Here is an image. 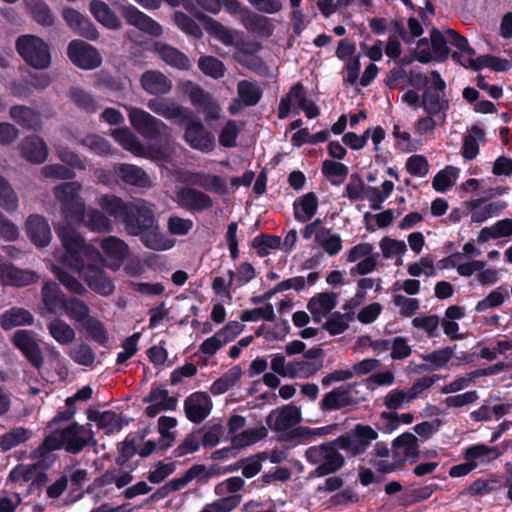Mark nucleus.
<instances>
[{
	"label": "nucleus",
	"mask_w": 512,
	"mask_h": 512,
	"mask_svg": "<svg viewBox=\"0 0 512 512\" xmlns=\"http://www.w3.org/2000/svg\"><path fill=\"white\" fill-rule=\"evenodd\" d=\"M10 117L16 123L30 130L41 128L40 114L24 105H15L10 109Z\"/></svg>",
	"instance_id": "ea45409f"
},
{
	"label": "nucleus",
	"mask_w": 512,
	"mask_h": 512,
	"mask_svg": "<svg viewBox=\"0 0 512 512\" xmlns=\"http://www.w3.org/2000/svg\"><path fill=\"white\" fill-rule=\"evenodd\" d=\"M410 403L406 389L402 388L391 389L382 398V404L389 410L388 412L403 409L409 406Z\"/></svg>",
	"instance_id": "338daca9"
},
{
	"label": "nucleus",
	"mask_w": 512,
	"mask_h": 512,
	"mask_svg": "<svg viewBox=\"0 0 512 512\" xmlns=\"http://www.w3.org/2000/svg\"><path fill=\"white\" fill-rule=\"evenodd\" d=\"M301 421L300 408L292 405L273 410L266 419L268 427L275 431H285Z\"/></svg>",
	"instance_id": "393cba45"
},
{
	"label": "nucleus",
	"mask_w": 512,
	"mask_h": 512,
	"mask_svg": "<svg viewBox=\"0 0 512 512\" xmlns=\"http://www.w3.org/2000/svg\"><path fill=\"white\" fill-rule=\"evenodd\" d=\"M453 356V350L451 348H443L433 351L428 354L421 355V358L425 361L422 368L426 371H436L444 367Z\"/></svg>",
	"instance_id": "6e6d98bb"
},
{
	"label": "nucleus",
	"mask_w": 512,
	"mask_h": 512,
	"mask_svg": "<svg viewBox=\"0 0 512 512\" xmlns=\"http://www.w3.org/2000/svg\"><path fill=\"white\" fill-rule=\"evenodd\" d=\"M377 437L378 433L372 427L358 424L353 432L335 439V443L347 454L356 456L363 454Z\"/></svg>",
	"instance_id": "1a4fd4ad"
},
{
	"label": "nucleus",
	"mask_w": 512,
	"mask_h": 512,
	"mask_svg": "<svg viewBox=\"0 0 512 512\" xmlns=\"http://www.w3.org/2000/svg\"><path fill=\"white\" fill-rule=\"evenodd\" d=\"M154 50L164 62L172 67L181 70H187L191 67L188 57L172 46L156 43Z\"/></svg>",
	"instance_id": "58836bf2"
},
{
	"label": "nucleus",
	"mask_w": 512,
	"mask_h": 512,
	"mask_svg": "<svg viewBox=\"0 0 512 512\" xmlns=\"http://www.w3.org/2000/svg\"><path fill=\"white\" fill-rule=\"evenodd\" d=\"M100 247L102 249L100 262L113 271H117L129 255L128 245L116 236L103 238Z\"/></svg>",
	"instance_id": "dca6fc26"
},
{
	"label": "nucleus",
	"mask_w": 512,
	"mask_h": 512,
	"mask_svg": "<svg viewBox=\"0 0 512 512\" xmlns=\"http://www.w3.org/2000/svg\"><path fill=\"white\" fill-rule=\"evenodd\" d=\"M318 197L314 192H308L297 198L293 204L294 218L298 222L309 221L317 212Z\"/></svg>",
	"instance_id": "4c0bfd02"
},
{
	"label": "nucleus",
	"mask_w": 512,
	"mask_h": 512,
	"mask_svg": "<svg viewBox=\"0 0 512 512\" xmlns=\"http://www.w3.org/2000/svg\"><path fill=\"white\" fill-rule=\"evenodd\" d=\"M38 276L29 270H22L8 263L0 264V284L25 286L37 281Z\"/></svg>",
	"instance_id": "c756f323"
},
{
	"label": "nucleus",
	"mask_w": 512,
	"mask_h": 512,
	"mask_svg": "<svg viewBox=\"0 0 512 512\" xmlns=\"http://www.w3.org/2000/svg\"><path fill=\"white\" fill-rule=\"evenodd\" d=\"M379 247L385 259L397 258L396 265L402 264V257L407 252V246L403 240L384 237L381 239Z\"/></svg>",
	"instance_id": "603ef678"
},
{
	"label": "nucleus",
	"mask_w": 512,
	"mask_h": 512,
	"mask_svg": "<svg viewBox=\"0 0 512 512\" xmlns=\"http://www.w3.org/2000/svg\"><path fill=\"white\" fill-rule=\"evenodd\" d=\"M44 310L49 314H63L68 299L61 291L58 284L47 281L41 291Z\"/></svg>",
	"instance_id": "cd10ccee"
},
{
	"label": "nucleus",
	"mask_w": 512,
	"mask_h": 512,
	"mask_svg": "<svg viewBox=\"0 0 512 512\" xmlns=\"http://www.w3.org/2000/svg\"><path fill=\"white\" fill-rule=\"evenodd\" d=\"M459 173V168L453 166L445 167L435 175L432 181L433 188L438 192H446L456 183Z\"/></svg>",
	"instance_id": "680f3d73"
},
{
	"label": "nucleus",
	"mask_w": 512,
	"mask_h": 512,
	"mask_svg": "<svg viewBox=\"0 0 512 512\" xmlns=\"http://www.w3.org/2000/svg\"><path fill=\"white\" fill-rule=\"evenodd\" d=\"M139 234H141L143 244L153 250L164 251L171 249L175 245V240L167 237L155 228L154 225L152 228L142 229Z\"/></svg>",
	"instance_id": "37998d69"
},
{
	"label": "nucleus",
	"mask_w": 512,
	"mask_h": 512,
	"mask_svg": "<svg viewBox=\"0 0 512 512\" xmlns=\"http://www.w3.org/2000/svg\"><path fill=\"white\" fill-rule=\"evenodd\" d=\"M141 86L151 95H164L172 89V81L160 71L149 70L143 73Z\"/></svg>",
	"instance_id": "f704fd0d"
},
{
	"label": "nucleus",
	"mask_w": 512,
	"mask_h": 512,
	"mask_svg": "<svg viewBox=\"0 0 512 512\" xmlns=\"http://www.w3.org/2000/svg\"><path fill=\"white\" fill-rule=\"evenodd\" d=\"M268 432L265 427H256L245 429L238 434H235L231 438V442L233 447L235 448H244L250 445L255 444L261 439L267 436Z\"/></svg>",
	"instance_id": "864d4df0"
},
{
	"label": "nucleus",
	"mask_w": 512,
	"mask_h": 512,
	"mask_svg": "<svg viewBox=\"0 0 512 512\" xmlns=\"http://www.w3.org/2000/svg\"><path fill=\"white\" fill-rule=\"evenodd\" d=\"M26 6L30 10L33 18L43 26H50L54 22V17L49 7L42 0H25Z\"/></svg>",
	"instance_id": "774afa93"
},
{
	"label": "nucleus",
	"mask_w": 512,
	"mask_h": 512,
	"mask_svg": "<svg viewBox=\"0 0 512 512\" xmlns=\"http://www.w3.org/2000/svg\"><path fill=\"white\" fill-rule=\"evenodd\" d=\"M173 200L179 207L191 213H200L213 206V200L208 194L192 187H178Z\"/></svg>",
	"instance_id": "4468645a"
},
{
	"label": "nucleus",
	"mask_w": 512,
	"mask_h": 512,
	"mask_svg": "<svg viewBox=\"0 0 512 512\" xmlns=\"http://www.w3.org/2000/svg\"><path fill=\"white\" fill-rule=\"evenodd\" d=\"M87 337L95 340L98 343H105L108 340L107 331L103 323L93 316H89L79 327Z\"/></svg>",
	"instance_id": "e2e57ef3"
},
{
	"label": "nucleus",
	"mask_w": 512,
	"mask_h": 512,
	"mask_svg": "<svg viewBox=\"0 0 512 512\" xmlns=\"http://www.w3.org/2000/svg\"><path fill=\"white\" fill-rule=\"evenodd\" d=\"M25 230L30 241L37 247H46L51 242V229L43 216L30 215L26 220Z\"/></svg>",
	"instance_id": "b1692460"
},
{
	"label": "nucleus",
	"mask_w": 512,
	"mask_h": 512,
	"mask_svg": "<svg viewBox=\"0 0 512 512\" xmlns=\"http://www.w3.org/2000/svg\"><path fill=\"white\" fill-rule=\"evenodd\" d=\"M175 175L182 183L198 186L213 193L224 194L228 189L224 178L203 171L178 169Z\"/></svg>",
	"instance_id": "f8f14e48"
},
{
	"label": "nucleus",
	"mask_w": 512,
	"mask_h": 512,
	"mask_svg": "<svg viewBox=\"0 0 512 512\" xmlns=\"http://www.w3.org/2000/svg\"><path fill=\"white\" fill-rule=\"evenodd\" d=\"M145 401L149 403L145 409V413L149 417H155L161 411L174 410L177 404L176 399L169 396L168 391L162 387L153 389Z\"/></svg>",
	"instance_id": "7c9ffc66"
},
{
	"label": "nucleus",
	"mask_w": 512,
	"mask_h": 512,
	"mask_svg": "<svg viewBox=\"0 0 512 512\" xmlns=\"http://www.w3.org/2000/svg\"><path fill=\"white\" fill-rule=\"evenodd\" d=\"M130 215L134 216L137 225L136 231L129 232L130 234L137 235L142 229L152 228L154 225V205L143 199H136L130 203Z\"/></svg>",
	"instance_id": "2f4dec72"
},
{
	"label": "nucleus",
	"mask_w": 512,
	"mask_h": 512,
	"mask_svg": "<svg viewBox=\"0 0 512 512\" xmlns=\"http://www.w3.org/2000/svg\"><path fill=\"white\" fill-rule=\"evenodd\" d=\"M43 477L44 474L36 464H20L9 474V480L15 483L41 482Z\"/></svg>",
	"instance_id": "09e8293b"
},
{
	"label": "nucleus",
	"mask_w": 512,
	"mask_h": 512,
	"mask_svg": "<svg viewBox=\"0 0 512 512\" xmlns=\"http://www.w3.org/2000/svg\"><path fill=\"white\" fill-rule=\"evenodd\" d=\"M33 321L34 317L28 310L13 307L1 315L0 325L4 330H10L17 326L31 325Z\"/></svg>",
	"instance_id": "c03bdc74"
},
{
	"label": "nucleus",
	"mask_w": 512,
	"mask_h": 512,
	"mask_svg": "<svg viewBox=\"0 0 512 512\" xmlns=\"http://www.w3.org/2000/svg\"><path fill=\"white\" fill-rule=\"evenodd\" d=\"M121 12L130 25L135 26L144 33L155 37L162 34L163 29L161 25L136 7L132 5L122 6Z\"/></svg>",
	"instance_id": "5701e85b"
},
{
	"label": "nucleus",
	"mask_w": 512,
	"mask_h": 512,
	"mask_svg": "<svg viewBox=\"0 0 512 512\" xmlns=\"http://www.w3.org/2000/svg\"><path fill=\"white\" fill-rule=\"evenodd\" d=\"M485 140L484 131L473 126L467 130L463 137L461 154L465 160H473L479 154V145Z\"/></svg>",
	"instance_id": "79ce46f5"
},
{
	"label": "nucleus",
	"mask_w": 512,
	"mask_h": 512,
	"mask_svg": "<svg viewBox=\"0 0 512 512\" xmlns=\"http://www.w3.org/2000/svg\"><path fill=\"white\" fill-rule=\"evenodd\" d=\"M81 223L95 232H109L112 230L110 219L96 209L84 210L83 218L80 220Z\"/></svg>",
	"instance_id": "de8ad7c7"
},
{
	"label": "nucleus",
	"mask_w": 512,
	"mask_h": 512,
	"mask_svg": "<svg viewBox=\"0 0 512 512\" xmlns=\"http://www.w3.org/2000/svg\"><path fill=\"white\" fill-rule=\"evenodd\" d=\"M116 175L125 183L141 188L152 186L149 175L140 167L132 164H120L115 167Z\"/></svg>",
	"instance_id": "c9c22d12"
},
{
	"label": "nucleus",
	"mask_w": 512,
	"mask_h": 512,
	"mask_svg": "<svg viewBox=\"0 0 512 512\" xmlns=\"http://www.w3.org/2000/svg\"><path fill=\"white\" fill-rule=\"evenodd\" d=\"M12 341L34 367L40 368L42 366V353L35 335L31 331H16L13 335Z\"/></svg>",
	"instance_id": "4be33fe9"
},
{
	"label": "nucleus",
	"mask_w": 512,
	"mask_h": 512,
	"mask_svg": "<svg viewBox=\"0 0 512 512\" xmlns=\"http://www.w3.org/2000/svg\"><path fill=\"white\" fill-rule=\"evenodd\" d=\"M499 452L496 447H488L483 444L470 446L466 449L464 458L469 461L474 469L479 465L489 463L498 458Z\"/></svg>",
	"instance_id": "a19ab883"
},
{
	"label": "nucleus",
	"mask_w": 512,
	"mask_h": 512,
	"mask_svg": "<svg viewBox=\"0 0 512 512\" xmlns=\"http://www.w3.org/2000/svg\"><path fill=\"white\" fill-rule=\"evenodd\" d=\"M337 305V295L332 292L316 294L308 302L307 308L315 322H321Z\"/></svg>",
	"instance_id": "473e14b6"
},
{
	"label": "nucleus",
	"mask_w": 512,
	"mask_h": 512,
	"mask_svg": "<svg viewBox=\"0 0 512 512\" xmlns=\"http://www.w3.org/2000/svg\"><path fill=\"white\" fill-rule=\"evenodd\" d=\"M238 96L246 106L256 105L261 96L262 90L257 83L250 80H242L237 85Z\"/></svg>",
	"instance_id": "13d9d810"
},
{
	"label": "nucleus",
	"mask_w": 512,
	"mask_h": 512,
	"mask_svg": "<svg viewBox=\"0 0 512 512\" xmlns=\"http://www.w3.org/2000/svg\"><path fill=\"white\" fill-rule=\"evenodd\" d=\"M448 45L455 48L465 47L464 37L457 34L452 29H446L443 32L433 29L430 37L418 41L414 50L415 57L422 63L430 61H443L449 55Z\"/></svg>",
	"instance_id": "f03ea898"
},
{
	"label": "nucleus",
	"mask_w": 512,
	"mask_h": 512,
	"mask_svg": "<svg viewBox=\"0 0 512 512\" xmlns=\"http://www.w3.org/2000/svg\"><path fill=\"white\" fill-rule=\"evenodd\" d=\"M356 386L355 383L341 385L325 393L319 402L320 410L330 412L357 405L359 401L353 396Z\"/></svg>",
	"instance_id": "f3484780"
},
{
	"label": "nucleus",
	"mask_w": 512,
	"mask_h": 512,
	"mask_svg": "<svg viewBox=\"0 0 512 512\" xmlns=\"http://www.w3.org/2000/svg\"><path fill=\"white\" fill-rule=\"evenodd\" d=\"M422 107L427 114L438 117V120L445 121L446 113L449 109V103L445 93L434 92L432 89H426L422 95Z\"/></svg>",
	"instance_id": "72a5a7b5"
},
{
	"label": "nucleus",
	"mask_w": 512,
	"mask_h": 512,
	"mask_svg": "<svg viewBox=\"0 0 512 512\" xmlns=\"http://www.w3.org/2000/svg\"><path fill=\"white\" fill-rule=\"evenodd\" d=\"M184 409L190 421L200 423L210 414L212 401L208 394L195 392L185 400Z\"/></svg>",
	"instance_id": "a878e982"
},
{
	"label": "nucleus",
	"mask_w": 512,
	"mask_h": 512,
	"mask_svg": "<svg viewBox=\"0 0 512 512\" xmlns=\"http://www.w3.org/2000/svg\"><path fill=\"white\" fill-rule=\"evenodd\" d=\"M479 255L481 250L473 242H466L461 251L452 253L443 260L444 267L455 269L462 277H471L477 269L485 267L484 261L474 259Z\"/></svg>",
	"instance_id": "6e6552de"
},
{
	"label": "nucleus",
	"mask_w": 512,
	"mask_h": 512,
	"mask_svg": "<svg viewBox=\"0 0 512 512\" xmlns=\"http://www.w3.org/2000/svg\"><path fill=\"white\" fill-rule=\"evenodd\" d=\"M418 440L411 433H404L393 441L397 454L405 460H415L418 455Z\"/></svg>",
	"instance_id": "8fccbe9b"
},
{
	"label": "nucleus",
	"mask_w": 512,
	"mask_h": 512,
	"mask_svg": "<svg viewBox=\"0 0 512 512\" xmlns=\"http://www.w3.org/2000/svg\"><path fill=\"white\" fill-rule=\"evenodd\" d=\"M16 48L23 60L35 69H46L51 64L49 45L34 35H23L18 38Z\"/></svg>",
	"instance_id": "0eeeda50"
},
{
	"label": "nucleus",
	"mask_w": 512,
	"mask_h": 512,
	"mask_svg": "<svg viewBox=\"0 0 512 512\" xmlns=\"http://www.w3.org/2000/svg\"><path fill=\"white\" fill-rule=\"evenodd\" d=\"M462 207L465 209L466 215L470 216L472 224H482L488 219L499 215L506 207V204L504 202L485 203L484 199L477 198L465 201Z\"/></svg>",
	"instance_id": "6ab92c4d"
},
{
	"label": "nucleus",
	"mask_w": 512,
	"mask_h": 512,
	"mask_svg": "<svg viewBox=\"0 0 512 512\" xmlns=\"http://www.w3.org/2000/svg\"><path fill=\"white\" fill-rule=\"evenodd\" d=\"M50 336L60 345H69L76 338L74 328L60 318H54L47 324Z\"/></svg>",
	"instance_id": "a18cd8bd"
},
{
	"label": "nucleus",
	"mask_w": 512,
	"mask_h": 512,
	"mask_svg": "<svg viewBox=\"0 0 512 512\" xmlns=\"http://www.w3.org/2000/svg\"><path fill=\"white\" fill-rule=\"evenodd\" d=\"M177 90L182 95L189 98L191 104L199 109L211 96L205 92L198 84L191 81H184L177 86Z\"/></svg>",
	"instance_id": "5fc2aeb1"
},
{
	"label": "nucleus",
	"mask_w": 512,
	"mask_h": 512,
	"mask_svg": "<svg viewBox=\"0 0 512 512\" xmlns=\"http://www.w3.org/2000/svg\"><path fill=\"white\" fill-rule=\"evenodd\" d=\"M315 241L330 256L337 255L342 250L341 236L331 229L320 228L315 235Z\"/></svg>",
	"instance_id": "49530a36"
},
{
	"label": "nucleus",
	"mask_w": 512,
	"mask_h": 512,
	"mask_svg": "<svg viewBox=\"0 0 512 512\" xmlns=\"http://www.w3.org/2000/svg\"><path fill=\"white\" fill-rule=\"evenodd\" d=\"M69 59L78 67L91 70L99 67L102 57L98 50L82 40H73L67 48Z\"/></svg>",
	"instance_id": "2eb2a0df"
},
{
	"label": "nucleus",
	"mask_w": 512,
	"mask_h": 512,
	"mask_svg": "<svg viewBox=\"0 0 512 512\" xmlns=\"http://www.w3.org/2000/svg\"><path fill=\"white\" fill-rule=\"evenodd\" d=\"M63 313L79 327L90 316V308L82 300L69 298Z\"/></svg>",
	"instance_id": "69168bd1"
},
{
	"label": "nucleus",
	"mask_w": 512,
	"mask_h": 512,
	"mask_svg": "<svg viewBox=\"0 0 512 512\" xmlns=\"http://www.w3.org/2000/svg\"><path fill=\"white\" fill-rule=\"evenodd\" d=\"M19 207V198L15 190L5 179L0 175V208L8 213L15 212Z\"/></svg>",
	"instance_id": "4d7b16f0"
},
{
	"label": "nucleus",
	"mask_w": 512,
	"mask_h": 512,
	"mask_svg": "<svg viewBox=\"0 0 512 512\" xmlns=\"http://www.w3.org/2000/svg\"><path fill=\"white\" fill-rule=\"evenodd\" d=\"M195 17L203 23V26L208 34L212 35L225 46H239L240 33L238 31L230 30L217 20L205 15L200 11H196Z\"/></svg>",
	"instance_id": "412c9836"
},
{
	"label": "nucleus",
	"mask_w": 512,
	"mask_h": 512,
	"mask_svg": "<svg viewBox=\"0 0 512 512\" xmlns=\"http://www.w3.org/2000/svg\"><path fill=\"white\" fill-rule=\"evenodd\" d=\"M111 136L125 150L137 157L149 159L162 167L172 162V153L168 148H163L156 144L145 146L127 128L115 129L111 132Z\"/></svg>",
	"instance_id": "423d86ee"
},
{
	"label": "nucleus",
	"mask_w": 512,
	"mask_h": 512,
	"mask_svg": "<svg viewBox=\"0 0 512 512\" xmlns=\"http://www.w3.org/2000/svg\"><path fill=\"white\" fill-rule=\"evenodd\" d=\"M241 376V369L237 366L232 367L225 374H223L220 378H218L212 383L210 387V392L213 395H221L228 392L238 383Z\"/></svg>",
	"instance_id": "3c124183"
},
{
	"label": "nucleus",
	"mask_w": 512,
	"mask_h": 512,
	"mask_svg": "<svg viewBox=\"0 0 512 512\" xmlns=\"http://www.w3.org/2000/svg\"><path fill=\"white\" fill-rule=\"evenodd\" d=\"M129 119L132 126L148 139L168 135L170 130L163 121L138 108H129Z\"/></svg>",
	"instance_id": "9b49d317"
},
{
	"label": "nucleus",
	"mask_w": 512,
	"mask_h": 512,
	"mask_svg": "<svg viewBox=\"0 0 512 512\" xmlns=\"http://www.w3.org/2000/svg\"><path fill=\"white\" fill-rule=\"evenodd\" d=\"M58 237L64 251H55V260L77 272L94 292L102 296L111 295L115 288L112 280L96 266L100 263V252L92 245L87 244L78 232L60 228Z\"/></svg>",
	"instance_id": "f257e3e1"
},
{
	"label": "nucleus",
	"mask_w": 512,
	"mask_h": 512,
	"mask_svg": "<svg viewBox=\"0 0 512 512\" xmlns=\"http://www.w3.org/2000/svg\"><path fill=\"white\" fill-rule=\"evenodd\" d=\"M66 24L77 34L90 40L98 38V31L92 22L73 8H65L62 12Z\"/></svg>",
	"instance_id": "bb28decb"
},
{
	"label": "nucleus",
	"mask_w": 512,
	"mask_h": 512,
	"mask_svg": "<svg viewBox=\"0 0 512 512\" xmlns=\"http://www.w3.org/2000/svg\"><path fill=\"white\" fill-rule=\"evenodd\" d=\"M81 190L82 185L79 182H66L54 188V196L60 204V211L66 222L65 225L56 228L57 233L60 228L76 232L69 226L80 225L85 210V202L80 197Z\"/></svg>",
	"instance_id": "20e7f679"
},
{
	"label": "nucleus",
	"mask_w": 512,
	"mask_h": 512,
	"mask_svg": "<svg viewBox=\"0 0 512 512\" xmlns=\"http://www.w3.org/2000/svg\"><path fill=\"white\" fill-rule=\"evenodd\" d=\"M89 11L97 22L108 29L118 30L122 26L120 18L102 0H92L89 3Z\"/></svg>",
	"instance_id": "e433bc0d"
},
{
	"label": "nucleus",
	"mask_w": 512,
	"mask_h": 512,
	"mask_svg": "<svg viewBox=\"0 0 512 512\" xmlns=\"http://www.w3.org/2000/svg\"><path fill=\"white\" fill-rule=\"evenodd\" d=\"M19 148L22 156L31 163L41 164L48 157V147L45 141L36 135L25 137Z\"/></svg>",
	"instance_id": "c85d7f7f"
},
{
	"label": "nucleus",
	"mask_w": 512,
	"mask_h": 512,
	"mask_svg": "<svg viewBox=\"0 0 512 512\" xmlns=\"http://www.w3.org/2000/svg\"><path fill=\"white\" fill-rule=\"evenodd\" d=\"M508 298V291L505 287L500 286L492 290L484 299L477 302L475 311L478 313L486 312L490 309L501 306Z\"/></svg>",
	"instance_id": "052dcab7"
},
{
	"label": "nucleus",
	"mask_w": 512,
	"mask_h": 512,
	"mask_svg": "<svg viewBox=\"0 0 512 512\" xmlns=\"http://www.w3.org/2000/svg\"><path fill=\"white\" fill-rule=\"evenodd\" d=\"M92 437L93 434L89 429L74 423L53 431L33 454L34 457H40L46 452L61 448L75 454L87 446Z\"/></svg>",
	"instance_id": "7ed1b4c3"
},
{
	"label": "nucleus",
	"mask_w": 512,
	"mask_h": 512,
	"mask_svg": "<svg viewBox=\"0 0 512 512\" xmlns=\"http://www.w3.org/2000/svg\"><path fill=\"white\" fill-rule=\"evenodd\" d=\"M178 124L186 125L184 137L192 148L206 153L214 149V136L205 130L204 125L195 118L193 112L190 119L180 120Z\"/></svg>",
	"instance_id": "ddd939ff"
},
{
	"label": "nucleus",
	"mask_w": 512,
	"mask_h": 512,
	"mask_svg": "<svg viewBox=\"0 0 512 512\" xmlns=\"http://www.w3.org/2000/svg\"><path fill=\"white\" fill-rule=\"evenodd\" d=\"M98 205L116 220H121L126 225L128 232L136 231L137 225L134 216L130 215V203H124L115 195H103L98 199Z\"/></svg>",
	"instance_id": "a211bd4d"
},
{
	"label": "nucleus",
	"mask_w": 512,
	"mask_h": 512,
	"mask_svg": "<svg viewBox=\"0 0 512 512\" xmlns=\"http://www.w3.org/2000/svg\"><path fill=\"white\" fill-rule=\"evenodd\" d=\"M339 450L335 440L309 447L305 451V458L308 463L315 466L310 476L323 477L340 470L345 461Z\"/></svg>",
	"instance_id": "39448f33"
},
{
	"label": "nucleus",
	"mask_w": 512,
	"mask_h": 512,
	"mask_svg": "<svg viewBox=\"0 0 512 512\" xmlns=\"http://www.w3.org/2000/svg\"><path fill=\"white\" fill-rule=\"evenodd\" d=\"M291 109L302 110L309 119L319 115L318 107L306 98L305 88L300 83L294 85L286 97L280 101L278 117L280 119L286 118Z\"/></svg>",
	"instance_id": "9d476101"
},
{
	"label": "nucleus",
	"mask_w": 512,
	"mask_h": 512,
	"mask_svg": "<svg viewBox=\"0 0 512 512\" xmlns=\"http://www.w3.org/2000/svg\"><path fill=\"white\" fill-rule=\"evenodd\" d=\"M348 172V167L340 162L327 159L322 164V173L333 185L342 184L345 181Z\"/></svg>",
	"instance_id": "bf43d9fd"
},
{
	"label": "nucleus",
	"mask_w": 512,
	"mask_h": 512,
	"mask_svg": "<svg viewBox=\"0 0 512 512\" xmlns=\"http://www.w3.org/2000/svg\"><path fill=\"white\" fill-rule=\"evenodd\" d=\"M147 107L155 114L179 123L180 120L190 119L192 110L176 104L174 101L167 98H153L147 102Z\"/></svg>",
	"instance_id": "aec40b11"
},
{
	"label": "nucleus",
	"mask_w": 512,
	"mask_h": 512,
	"mask_svg": "<svg viewBox=\"0 0 512 512\" xmlns=\"http://www.w3.org/2000/svg\"><path fill=\"white\" fill-rule=\"evenodd\" d=\"M177 426V420L173 417L161 416L158 419V432L160 434L159 446L168 449L175 441V433L172 431Z\"/></svg>",
	"instance_id": "0e129e2a"
}]
</instances>
